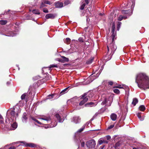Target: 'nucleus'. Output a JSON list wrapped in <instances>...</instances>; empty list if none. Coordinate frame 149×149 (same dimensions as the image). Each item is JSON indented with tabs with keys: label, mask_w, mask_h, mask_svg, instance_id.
<instances>
[{
	"label": "nucleus",
	"mask_w": 149,
	"mask_h": 149,
	"mask_svg": "<svg viewBox=\"0 0 149 149\" xmlns=\"http://www.w3.org/2000/svg\"><path fill=\"white\" fill-rule=\"evenodd\" d=\"M85 128V126H83L82 128L79 129L77 132L76 133H80L82 132L84 129Z\"/></svg>",
	"instance_id": "cd10ccee"
},
{
	"label": "nucleus",
	"mask_w": 149,
	"mask_h": 149,
	"mask_svg": "<svg viewBox=\"0 0 149 149\" xmlns=\"http://www.w3.org/2000/svg\"><path fill=\"white\" fill-rule=\"evenodd\" d=\"M123 19H126V18H127V17H125V16H123Z\"/></svg>",
	"instance_id": "e2e57ef3"
},
{
	"label": "nucleus",
	"mask_w": 149,
	"mask_h": 149,
	"mask_svg": "<svg viewBox=\"0 0 149 149\" xmlns=\"http://www.w3.org/2000/svg\"><path fill=\"white\" fill-rule=\"evenodd\" d=\"M106 139L107 140H109L111 139V136L109 135H107L106 136Z\"/></svg>",
	"instance_id": "3c124183"
},
{
	"label": "nucleus",
	"mask_w": 149,
	"mask_h": 149,
	"mask_svg": "<svg viewBox=\"0 0 149 149\" xmlns=\"http://www.w3.org/2000/svg\"><path fill=\"white\" fill-rule=\"evenodd\" d=\"M39 119L46 121L47 123H51V119L49 116H42L41 117L39 118Z\"/></svg>",
	"instance_id": "423d86ee"
},
{
	"label": "nucleus",
	"mask_w": 149,
	"mask_h": 149,
	"mask_svg": "<svg viewBox=\"0 0 149 149\" xmlns=\"http://www.w3.org/2000/svg\"><path fill=\"white\" fill-rule=\"evenodd\" d=\"M56 15L55 14H48L46 15L45 17L47 19H53L56 17Z\"/></svg>",
	"instance_id": "6e6552de"
},
{
	"label": "nucleus",
	"mask_w": 149,
	"mask_h": 149,
	"mask_svg": "<svg viewBox=\"0 0 149 149\" xmlns=\"http://www.w3.org/2000/svg\"><path fill=\"white\" fill-rule=\"evenodd\" d=\"M116 46L112 42L110 45L107 46L108 52L104 57L105 60L108 61L111 59L112 56L116 49Z\"/></svg>",
	"instance_id": "7ed1b4c3"
},
{
	"label": "nucleus",
	"mask_w": 149,
	"mask_h": 149,
	"mask_svg": "<svg viewBox=\"0 0 149 149\" xmlns=\"http://www.w3.org/2000/svg\"><path fill=\"white\" fill-rule=\"evenodd\" d=\"M20 143H23L24 144V146H29L31 147H34L35 146V145L32 143H27L24 141H21Z\"/></svg>",
	"instance_id": "1a4fd4ad"
},
{
	"label": "nucleus",
	"mask_w": 149,
	"mask_h": 149,
	"mask_svg": "<svg viewBox=\"0 0 149 149\" xmlns=\"http://www.w3.org/2000/svg\"><path fill=\"white\" fill-rule=\"evenodd\" d=\"M100 74V73H97L96 75H94L93 76H94L95 78V79L97 77H98V76H99V75Z\"/></svg>",
	"instance_id": "09e8293b"
},
{
	"label": "nucleus",
	"mask_w": 149,
	"mask_h": 149,
	"mask_svg": "<svg viewBox=\"0 0 149 149\" xmlns=\"http://www.w3.org/2000/svg\"><path fill=\"white\" fill-rule=\"evenodd\" d=\"M138 100L136 98H134L133 99L132 104L134 106H135L136 104L138 102Z\"/></svg>",
	"instance_id": "a211bd4d"
},
{
	"label": "nucleus",
	"mask_w": 149,
	"mask_h": 149,
	"mask_svg": "<svg viewBox=\"0 0 149 149\" xmlns=\"http://www.w3.org/2000/svg\"><path fill=\"white\" fill-rule=\"evenodd\" d=\"M32 12L33 13L35 14L39 15L40 14V13L39 11L37 10H33L32 11Z\"/></svg>",
	"instance_id": "393cba45"
},
{
	"label": "nucleus",
	"mask_w": 149,
	"mask_h": 149,
	"mask_svg": "<svg viewBox=\"0 0 149 149\" xmlns=\"http://www.w3.org/2000/svg\"><path fill=\"white\" fill-rule=\"evenodd\" d=\"M111 37H112V42H113V41L114 40V38L115 37V34L114 33H112L111 35Z\"/></svg>",
	"instance_id": "37998d69"
},
{
	"label": "nucleus",
	"mask_w": 149,
	"mask_h": 149,
	"mask_svg": "<svg viewBox=\"0 0 149 149\" xmlns=\"http://www.w3.org/2000/svg\"><path fill=\"white\" fill-rule=\"evenodd\" d=\"M121 24V22H118V24H117V30L118 31L119 30V29L120 27Z\"/></svg>",
	"instance_id": "7c9ffc66"
},
{
	"label": "nucleus",
	"mask_w": 149,
	"mask_h": 149,
	"mask_svg": "<svg viewBox=\"0 0 149 149\" xmlns=\"http://www.w3.org/2000/svg\"><path fill=\"white\" fill-rule=\"evenodd\" d=\"M84 1L86 4H88L89 3L88 0H84Z\"/></svg>",
	"instance_id": "864d4df0"
},
{
	"label": "nucleus",
	"mask_w": 149,
	"mask_h": 149,
	"mask_svg": "<svg viewBox=\"0 0 149 149\" xmlns=\"http://www.w3.org/2000/svg\"><path fill=\"white\" fill-rule=\"evenodd\" d=\"M94 57H91L88 60L87 62L86 63L87 64H90L94 60Z\"/></svg>",
	"instance_id": "5701e85b"
},
{
	"label": "nucleus",
	"mask_w": 149,
	"mask_h": 149,
	"mask_svg": "<svg viewBox=\"0 0 149 149\" xmlns=\"http://www.w3.org/2000/svg\"><path fill=\"white\" fill-rule=\"evenodd\" d=\"M84 94H86V95H85V97H88V98H90L92 97L93 95V94L92 93H91L90 92L85 93Z\"/></svg>",
	"instance_id": "f3484780"
},
{
	"label": "nucleus",
	"mask_w": 149,
	"mask_h": 149,
	"mask_svg": "<svg viewBox=\"0 0 149 149\" xmlns=\"http://www.w3.org/2000/svg\"><path fill=\"white\" fill-rule=\"evenodd\" d=\"M56 117L58 120L59 122H63L64 120V118L63 116H60L59 114H56Z\"/></svg>",
	"instance_id": "9d476101"
},
{
	"label": "nucleus",
	"mask_w": 149,
	"mask_h": 149,
	"mask_svg": "<svg viewBox=\"0 0 149 149\" xmlns=\"http://www.w3.org/2000/svg\"><path fill=\"white\" fill-rule=\"evenodd\" d=\"M136 82L140 88L144 90L149 88V79L145 74H138L136 76Z\"/></svg>",
	"instance_id": "f257e3e1"
},
{
	"label": "nucleus",
	"mask_w": 149,
	"mask_h": 149,
	"mask_svg": "<svg viewBox=\"0 0 149 149\" xmlns=\"http://www.w3.org/2000/svg\"><path fill=\"white\" fill-rule=\"evenodd\" d=\"M70 39L68 38H66L65 40V42L67 44H69L70 43Z\"/></svg>",
	"instance_id": "c85d7f7f"
},
{
	"label": "nucleus",
	"mask_w": 149,
	"mask_h": 149,
	"mask_svg": "<svg viewBox=\"0 0 149 149\" xmlns=\"http://www.w3.org/2000/svg\"><path fill=\"white\" fill-rule=\"evenodd\" d=\"M70 3V1L68 0H66L64 3V4L65 6H66L69 4Z\"/></svg>",
	"instance_id": "f704fd0d"
},
{
	"label": "nucleus",
	"mask_w": 149,
	"mask_h": 149,
	"mask_svg": "<svg viewBox=\"0 0 149 149\" xmlns=\"http://www.w3.org/2000/svg\"><path fill=\"white\" fill-rule=\"evenodd\" d=\"M123 16H122V15H120L118 17V20H119V21H121L123 19Z\"/></svg>",
	"instance_id": "79ce46f5"
},
{
	"label": "nucleus",
	"mask_w": 149,
	"mask_h": 149,
	"mask_svg": "<svg viewBox=\"0 0 149 149\" xmlns=\"http://www.w3.org/2000/svg\"><path fill=\"white\" fill-rule=\"evenodd\" d=\"M11 125L12 128L14 129H15L17 127V124L16 123H13V124L11 123Z\"/></svg>",
	"instance_id": "4be33fe9"
},
{
	"label": "nucleus",
	"mask_w": 149,
	"mask_h": 149,
	"mask_svg": "<svg viewBox=\"0 0 149 149\" xmlns=\"http://www.w3.org/2000/svg\"><path fill=\"white\" fill-rule=\"evenodd\" d=\"M57 124V122H56V123L54 125H53L51 127H55V126H56V125Z\"/></svg>",
	"instance_id": "052dcab7"
},
{
	"label": "nucleus",
	"mask_w": 149,
	"mask_h": 149,
	"mask_svg": "<svg viewBox=\"0 0 149 149\" xmlns=\"http://www.w3.org/2000/svg\"><path fill=\"white\" fill-rule=\"evenodd\" d=\"M146 108L144 105H141L139 107V110L141 111H143L145 110Z\"/></svg>",
	"instance_id": "412c9836"
},
{
	"label": "nucleus",
	"mask_w": 149,
	"mask_h": 149,
	"mask_svg": "<svg viewBox=\"0 0 149 149\" xmlns=\"http://www.w3.org/2000/svg\"><path fill=\"white\" fill-rule=\"evenodd\" d=\"M114 31H115V29H114V28H113V26H112V33H114Z\"/></svg>",
	"instance_id": "6e6d98bb"
},
{
	"label": "nucleus",
	"mask_w": 149,
	"mask_h": 149,
	"mask_svg": "<svg viewBox=\"0 0 149 149\" xmlns=\"http://www.w3.org/2000/svg\"><path fill=\"white\" fill-rule=\"evenodd\" d=\"M130 12V11L129 10H123L122 11V13L123 14H128V16H130L131 14H129V13Z\"/></svg>",
	"instance_id": "dca6fc26"
},
{
	"label": "nucleus",
	"mask_w": 149,
	"mask_h": 149,
	"mask_svg": "<svg viewBox=\"0 0 149 149\" xmlns=\"http://www.w3.org/2000/svg\"><path fill=\"white\" fill-rule=\"evenodd\" d=\"M98 142L99 145H101L103 143V140H102L101 139H100L99 140Z\"/></svg>",
	"instance_id": "4c0bfd02"
},
{
	"label": "nucleus",
	"mask_w": 149,
	"mask_h": 149,
	"mask_svg": "<svg viewBox=\"0 0 149 149\" xmlns=\"http://www.w3.org/2000/svg\"><path fill=\"white\" fill-rule=\"evenodd\" d=\"M6 36H15V35L13 33L11 32L10 35H7Z\"/></svg>",
	"instance_id": "a18cd8bd"
},
{
	"label": "nucleus",
	"mask_w": 149,
	"mask_h": 149,
	"mask_svg": "<svg viewBox=\"0 0 149 149\" xmlns=\"http://www.w3.org/2000/svg\"><path fill=\"white\" fill-rule=\"evenodd\" d=\"M26 96V95L25 93L22 94L21 96V98L22 100H23L25 99Z\"/></svg>",
	"instance_id": "e433bc0d"
},
{
	"label": "nucleus",
	"mask_w": 149,
	"mask_h": 149,
	"mask_svg": "<svg viewBox=\"0 0 149 149\" xmlns=\"http://www.w3.org/2000/svg\"><path fill=\"white\" fill-rule=\"evenodd\" d=\"M10 82L8 81L7 82L6 84L8 86L10 84Z\"/></svg>",
	"instance_id": "13d9d810"
},
{
	"label": "nucleus",
	"mask_w": 149,
	"mask_h": 149,
	"mask_svg": "<svg viewBox=\"0 0 149 149\" xmlns=\"http://www.w3.org/2000/svg\"><path fill=\"white\" fill-rule=\"evenodd\" d=\"M86 94H84L81 96V99H82L80 102L79 103L80 106H82L88 100V98L85 97Z\"/></svg>",
	"instance_id": "39448f33"
},
{
	"label": "nucleus",
	"mask_w": 149,
	"mask_h": 149,
	"mask_svg": "<svg viewBox=\"0 0 149 149\" xmlns=\"http://www.w3.org/2000/svg\"><path fill=\"white\" fill-rule=\"evenodd\" d=\"M114 125H111L108 127L107 128V130H109L112 128L114 127Z\"/></svg>",
	"instance_id": "ea45409f"
},
{
	"label": "nucleus",
	"mask_w": 149,
	"mask_h": 149,
	"mask_svg": "<svg viewBox=\"0 0 149 149\" xmlns=\"http://www.w3.org/2000/svg\"><path fill=\"white\" fill-rule=\"evenodd\" d=\"M79 41L81 42H84L83 39L81 37H80L79 38Z\"/></svg>",
	"instance_id": "49530a36"
},
{
	"label": "nucleus",
	"mask_w": 149,
	"mask_h": 149,
	"mask_svg": "<svg viewBox=\"0 0 149 149\" xmlns=\"http://www.w3.org/2000/svg\"><path fill=\"white\" fill-rule=\"evenodd\" d=\"M107 100H106V98H105L104 99V100L103 101L102 103H101V104L102 105H107V104H106V103H107Z\"/></svg>",
	"instance_id": "473e14b6"
},
{
	"label": "nucleus",
	"mask_w": 149,
	"mask_h": 149,
	"mask_svg": "<svg viewBox=\"0 0 149 149\" xmlns=\"http://www.w3.org/2000/svg\"><path fill=\"white\" fill-rule=\"evenodd\" d=\"M81 143V145L82 147H84L85 146V139L84 138L79 139Z\"/></svg>",
	"instance_id": "9b49d317"
},
{
	"label": "nucleus",
	"mask_w": 149,
	"mask_h": 149,
	"mask_svg": "<svg viewBox=\"0 0 149 149\" xmlns=\"http://www.w3.org/2000/svg\"><path fill=\"white\" fill-rule=\"evenodd\" d=\"M39 78H40L39 76L35 77L33 78V79L35 80H37L38 79H39Z\"/></svg>",
	"instance_id": "8fccbe9b"
},
{
	"label": "nucleus",
	"mask_w": 149,
	"mask_h": 149,
	"mask_svg": "<svg viewBox=\"0 0 149 149\" xmlns=\"http://www.w3.org/2000/svg\"><path fill=\"white\" fill-rule=\"evenodd\" d=\"M53 94L47 96V99H52L53 97Z\"/></svg>",
	"instance_id": "2f4dec72"
},
{
	"label": "nucleus",
	"mask_w": 149,
	"mask_h": 149,
	"mask_svg": "<svg viewBox=\"0 0 149 149\" xmlns=\"http://www.w3.org/2000/svg\"><path fill=\"white\" fill-rule=\"evenodd\" d=\"M46 6V5H45V4L43 2H42L40 6V8H43V7H45Z\"/></svg>",
	"instance_id": "58836bf2"
},
{
	"label": "nucleus",
	"mask_w": 149,
	"mask_h": 149,
	"mask_svg": "<svg viewBox=\"0 0 149 149\" xmlns=\"http://www.w3.org/2000/svg\"><path fill=\"white\" fill-rule=\"evenodd\" d=\"M20 109L17 112H15L14 110H8L6 113V123H9L11 122L15 121L16 117L18 116V114L20 112Z\"/></svg>",
	"instance_id": "f03ea898"
},
{
	"label": "nucleus",
	"mask_w": 149,
	"mask_h": 149,
	"mask_svg": "<svg viewBox=\"0 0 149 149\" xmlns=\"http://www.w3.org/2000/svg\"><path fill=\"white\" fill-rule=\"evenodd\" d=\"M27 118L26 117V113H24L22 116V121L24 123H26Z\"/></svg>",
	"instance_id": "2eb2a0df"
},
{
	"label": "nucleus",
	"mask_w": 149,
	"mask_h": 149,
	"mask_svg": "<svg viewBox=\"0 0 149 149\" xmlns=\"http://www.w3.org/2000/svg\"><path fill=\"white\" fill-rule=\"evenodd\" d=\"M77 149H80V147H79V145H78V148Z\"/></svg>",
	"instance_id": "338daca9"
},
{
	"label": "nucleus",
	"mask_w": 149,
	"mask_h": 149,
	"mask_svg": "<svg viewBox=\"0 0 149 149\" xmlns=\"http://www.w3.org/2000/svg\"><path fill=\"white\" fill-rule=\"evenodd\" d=\"M68 88H69V87H67V88H66L65 89H64L63 90V91H62L60 93V95H62L64 94L66 92H67V90Z\"/></svg>",
	"instance_id": "b1692460"
},
{
	"label": "nucleus",
	"mask_w": 149,
	"mask_h": 149,
	"mask_svg": "<svg viewBox=\"0 0 149 149\" xmlns=\"http://www.w3.org/2000/svg\"><path fill=\"white\" fill-rule=\"evenodd\" d=\"M109 84L111 86H112L113 84V82L112 81H110L109 82Z\"/></svg>",
	"instance_id": "603ef678"
},
{
	"label": "nucleus",
	"mask_w": 149,
	"mask_h": 149,
	"mask_svg": "<svg viewBox=\"0 0 149 149\" xmlns=\"http://www.w3.org/2000/svg\"><path fill=\"white\" fill-rule=\"evenodd\" d=\"M43 11L45 13H48V10L46 8L43 9Z\"/></svg>",
	"instance_id": "de8ad7c7"
},
{
	"label": "nucleus",
	"mask_w": 149,
	"mask_h": 149,
	"mask_svg": "<svg viewBox=\"0 0 149 149\" xmlns=\"http://www.w3.org/2000/svg\"><path fill=\"white\" fill-rule=\"evenodd\" d=\"M104 14H102V13H101L100 14V15L101 16L103 15Z\"/></svg>",
	"instance_id": "0e129e2a"
},
{
	"label": "nucleus",
	"mask_w": 149,
	"mask_h": 149,
	"mask_svg": "<svg viewBox=\"0 0 149 149\" xmlns=\"http://www.w3.org/2000/svg\"><path fill=\"white\" fill-rule=\"evenodd\" d=\"M31 119L32 120L35 121V122H37L38 124L41 125L42 124V123H41L37 119H35L34 117H32L31 118Z\"/></svg>",
	"instance_id": "c756f323"
},
{
	"label": "nucleus",
	"mask_w": 149,
	"mask_h": 149,
	"mask_svg": "<svg viewBox=\"0 0 149 149\" xmlns=\"http://www.w3.org/2000/svg\"><path fill=\"white\" fill-rule=\"evenodd\" d=\"M0 123L1 124H3V123H4V121H3V119H1V120H0Z\"/></svg>",
	"instance_id": "5fc2aeb1"
},
{
	"label": "nucleus",
	"mask_w": 149,
	"mask_h": 149,
	"mask_svg": "<svg viewBox=\"0 0 149 149\" xmlns=\"http://www.w3.org/2000/svg\"><path fill=\"white\" fill-rule=\"evenodd\" d=\"M110 118L113 121H115L116 120L117 115L116 114L112 113L110 115Z\"/></svg>",
	"instance_id": "ddd939ff"
},
{
	"label": "nucleus",
	"mask_w": 149,
	"mask_h": 149,
	"mask_svg": "<svg viewBox=\"0 0 149 149\" xmlns=\"http://www.w3.org/2000/svg\"><path fill=\"white\" fill-rule=\"evenodd\" d=\"M141 113L139 112L137 114V116L138 117V118L140 119L141 120H143L144 119V117H141Z\"/></svg>",
	"instance_id": "aec40b11"
},
{
	"label": "nucleus",
	"mask_w": 149,
	"mask_h": 149,
	"mask_svg": "<svg viewBox=\"0 0 149 149\" xmlns=\"http://www.w3.org/2000/svg\"><path fill=\"white\" fill-rule=\"evenodd\" d=\"M62 58H63L62 61H64V62H68L69 61V59L68 58L64 56H62Z\"/></svg>",
	"instance_id": "bb28decb"
},
{
	"label": "nucleus",
	"mask_w": 149,
	"mask_h": 149,
	"mask_svg": "<svg viewBox=\"0 0 149 149\" xmlns=\"http://www.w3.org/2000/svg\"><path fill=\"white\" fill-rule=\"evenodd\" d=\"M81 119L79 116H75L73 118L72 122L77 124L80 122Z\"/></svg>",
	"instance_id": "0eeeda50"
},
{
	"label": "nucleus",
	"mask_w": 149,
	"mask_h": 149,
	"mask_svg": "<svg viewBox=\"0 0 149 149\" xmlns=\"http://www.w3.org/2000/svg\"><path fill=\"white\" fill-rule=\"evenodd\" d=\"M15 148L14 146H12L10 148L8 149H15Z\"/></svg>",
	"instance_id": "bf43d9fd"
},
{
	"label": "nucleus",
	"mask_w": 149,
	"mask_h": 149,
	"mask_svg": "<svg viewBox=\"0 0 149 149\" xmlns=\"http://www.w3.org/2000/svg\"><path fill=\"white\" fill-rule=\"evenodd\" d=\"M117 88H122V87H120V86H118V87H117Z\"/></svg>",
	"instance_id": "69168bd1"
},
{
	"label": "nucleus",
	"mask_w": 149,
	"mask_h": 149,
	"mask_svg": "<svg viewBox=\"0 0 149 149\" xmlns=\"http://www.w3.org/2000/svg\"><path fill=\"white\" fill-rule=\"evenodd\" d=\"M97 104V103H94L93 102H90L89 103H88L86 104H85V106L86 107H92L93 106H96Z\"/></svg>",
	"instance_id": "4468645a"
},
{
	"label": "nucleus",
	"mask_w": 149,
	"mask_h": 149,
	"mask_svg": "<svg viewBox=\"0 0 149 149\" xmlns=\"http://www.w3.org/2000/svg\"><path fill=\"white\" fill-rule=\"evenodd\" d=\"M86 5V4L85 3H83L81 6L80 8V9L81 10H83L84 9V7Z\"/></svg>",
	"instance_id": "c9c22d12"
},
{
	"label": "nucleus",
	"mask_w": 149,
	"mask_h": 149,
	"mask_svg": "<svg viewBox=\"0 0 149 149\" xmlns=\"http://www.w3.org/2000/svg\"><path fill=\"white\" fill-rule=\"evenodd\" d=\"M3 118L2 116L0 114V120L3 119Z\"/></svg>",
	"instance_id": "680f3d73"
},
{
	"label": "nucleus",
	"mask_w": 149,
	"mask_h": 149,
	"mask_svg": "<svg viewBox=\"0 0 149 149\" xmlns=\"http://www.w3.org/2000/svg\"><path fill=\"white\" fill-rule=\"evenodd\" d=\"M56 7L60 8L62 7L63 6V3L61 2H57L55 3Z\"/></svg>",
	"instance_id": "f8f14e48"
},
{
	"label": "nucleus",
	"mask_w": 149,
	"mask_h": 149,
	"mask_svg": "<svg viewBox=\"0 0 149 149\" xmlns=\"http://www.w3.org/2000/svg\"><path fill=\"white\" fill-rule=\"evenodd\" d=\"M121 143L120 142L116 143L114 146V148L116 149H118Z\"/></svg>",
	"instance_id": "6ab92c4d"
},
{
	"label": "nucleus",
	"mask_w": 149,
	"mask_h": 149,
	"mask_svg": "<svg viewBox=\"0 0 149 149\" xmlns=\"http://www.w3.org/2000/svg\"><path fill=\"white\" fill-rule=\"evenodd\" d=\"M49 68H58V66H57L56 65H54V64H52V65H50Z\"/></svg>",
	"instance_id": "a19ab883"
},
{
	"label": "nucleus",
	"mask_w": 149,
	"mask_h": 149,
	"mask_svg": "<svg viewBox=\"0 0 149 149\" xmlns=\"http://www.w3.org/2000/svg\"><path fill=\"white\" fill-rule=\"evenodd\" d=\"M133 149H139V148H134Z\"/></svg>",
	"instance_id": "774afa93"
},
{
	"label": "nucleus",
	"mask_w": 149,
	"mask_h": 149,
	"mask_svg": "<svg viewBox=\"0 0 149 149\" xmlns=\"http://www.w3.org/2000/svg\"><path fill=\"white\" fill-rule=\"evenodd\" d=\"M108 141H106V140H103V143H108Z\"/></svg>",
	"instance_id": "4d7b16f0"
},
{
	"label": "nucleus",
	"mask_w": 149,
	"mask_h": 149,
	"mask_svg": "<svg viewBox=\"0 0 149 149\" xmlns=\"http://www.w3.org/2000/svg\"><path fill=\"white\" fill-rule=\"evenodd\" d=\"M44 2L45 4H51V2L47 1H45Z\"/></svg>",
	"instance_id": "c03bdc74"
},
{
	"label": "nucleus",
	"mask_w": 149,
	"mask_h": 149,
	"mask_svg": "<svg viewBox=\"0 0 149 149\" xmlns=\"http://www.w3.org/2000/svg\"><path fill=\"white\" fill-rule=\"evenodd\" d=\"M86 145L87 147L89 148H94L96 145L95 141L93 139L90 140L86 141Z\"/></svg>",
	"instance_id": "20e7f679"
},
{
	"label": "nucleus",
	"mask_w": 149,
	"mask_h": 149,
	"mask_svg": "<svg viewBox=\"0 0 149 149\" xmlns=\"http://www.w3.org/2000/svg\"><path fill=\"white\" fill-rule=\"evenodd\" d=\"M7 23V21L6 20H0V24L2 25H5Z\"/></svg>",
	"instance_id": "a878e982"
},
{
	"label": "nucleus",
	"mask_w": 149,
	"mask_h": 149,
	"mask_svg": "<svg viewBox=\"0 0 149 149\" xmlns=\"http://www.w3.org/2000/svg\"><path fill=\"white\" fill-rule=\"evenodd\" d=\"M113 92L114 93L118 94L120 93L119 90L117 89H115L113 90Z\"/></svg>",
	"instance_id": "72a5a7b5"
}]
</instances>
